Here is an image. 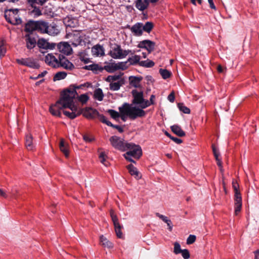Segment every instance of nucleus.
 Returning a JSON list of instances; mask_svg holds the SVG:
<instances>
[{
    "instance_id": "nucleus-1",
    "label": "nucleus",
    "mask_w": 259,
    "mask_h": 259,
    "mask_svg": "<svg viewBox=\"0 0 259 259\" xmlns=\"http://www.w3.org/2000/svg\"><path fill=\"white\" fill-rule=\"evenodd\" d=\"M120 113V117L125 121L126 116L131 119L134 120L138 117H143L146 115V112L142 109L132 106L127 103H124L118 108Z\"/></svg>"
},
{
    "instance_id": "nucleus-2",
    "label": "nucleus",
    "mask_w": 259,
    "mask_h": 259,
    "mask_svg": "<svg viewBox=\"0 0 259 259\" xmlns=\"http://www.w3.org/2000/svg\"><path fill=\"white\" fill-rule=\"evenodd\" d=\"M77 95L74 91L71 95L62 92L60 99L57 101V104H61V108H69L72 112L76 113L77 111V107L74 104L73 100Z\"/></svg>"
},
{
    "instance_id": "nucleus-3",
    "label": "nucleus",
    "mask_w": 259,
    "mask_h": 259,
    "mask_svg": "<svg viewBox=\"0 0 259 259\" xmlns=\"http://www.w3.org/2000/svg\"><path fill=\"white\" fill-rule=\"evenodd\" d=\"M36 31L40 33H47L50 35H56L59 33L60 31L54 23L49 24L45 21H37Z\"/></svg>"
},
{
    "instance_id": "nucleus-4",
    "label": "nucleus",
    "mask_w": 259,
    "mask_h": 259,
    "mask_svg": "<svg viewBox=\"0 0 259 259\" xmlns=\"http://www.w3.org/2000/svg\"><path fill=\"white\" fill-rule=\"evenodd\" d=\"M126 150L128 151L124 154V156L125 158L130 162H135L133 159L138 160L142 155L141 147L132 143L127 144Z\"/></svg>"
},
{
    "instance_id": "nucleus-5",
    "label": "nucleus",
    "mask_w": 259,
    "mask_h": 259,
    "mask_svg": "<svg viewBox=\"0 0 259 259\" xmlns=\"http://www.w3.org/2000/svg\"><path fill=\"white\" fill-rule=\"evenodd\" d=\"M5 17L7 21L13 25L21 24L22 20L18 15V9H10L5 12Z\"/></svg>"
},
{
    "instance_id": "nucleus-6",
    "label": "nucleus",
    "mask_w": 259,
    "mask_h": 259,
    "mask_svg": "<svg viewBox=\"0 0 259 259\" xmlns=\"http://www.w3.org/2000/svg\"><path fill=\"white\" fill-rule=\"evenodd\" d=\"M130 53L134 54L131 50H123L121 49L120 46L115 45L114 47L112 48L109 54L112 58L118 59L125 58Z\"/></svg>"
},
{
    "instance_id": "nucleus-7",
    "label": "nucleus",
    "mask_w": 259,
    "mask_h": 259,
    "mask_svg": "<svg viewBox=\"0 0 259 259\" xmlns=\"http://www.w3.org/2000/svg\"><path fill=\"white\" fill-rule=\"evenodd\" d=\"M110 142L115 148L121 151H126V148L129 143L125 142V141L116 136H112L110 139Z\"/></svg>"
},
{
    "instance_id": "nucleus-8",
    "label": "nucleus",
    "mask_w": 259,
    "mask_h": 259,
    "mask_svg": "<svg viewBox=\"0 0 259 259\" xmlns=\"http://www.w3.org/2000/svg\"><path fill=\"white\" fill-rule=\"evenodd\" d=\"M16 61L20 65L26 66L30 68H38L39 67V65L31 58L17 59Z\"/></svg>"
},
{
    "instance_id": "nucleus-9",
    "label": "nucleus",
    "mask_w": 259,
    "mask_h": 259,
    "mask_svg": "<svg viewBox=\"0 0 259 259\" xmlns=\"http://www.w3.org/2000/svg\"><path fill=\"white\" fill-rule=\"evenodd\" d=\"M134 98L133 103L140 105L141 107L144 104L145 100L143 98V92H138L137 90H134L132 92Z\"/></svg>"
},
{
    "instance_id": "nucleus-10",
    "label": "nucleus",
    "mask_w": 259,
    "mask_h": 259,
    "mask_svg": "<svg viewBox=\"0 0 259 259\" xmlns=\"http://www.w3.org/2000/svg\"><path fill=\"white\" fill-rule=\"evenodd\" d=\"M59 68L63 67L69 70H72L74 68V65L63 55H59Z\"/></svg>"
},
{
    "instance_id": "nucleus-11",
    "label": "nucleus",
    "mask_w": 259,
    "mask_h": 259,
    "mask_svg": "<svg viewBox=\"0 0 259 259\" xmlns=\"http://www.w3.org/2000/svg\"><path fill=\"white\" fill-rule=\"evenodd\" d=\"M44 61L47 65L53 68H59V58L57 59L53 54H48Z\"/></svg>"
},
{
    "instance_id": "nucleus-12",
    "label": "nucleus",
    "mask_w": 259,
    "mask_h": 259,
    "mask_svg": "<svg viewBox=\"0 0 259 259\" xmlns=\"http://www.w3.org/2000/svg\"><path fill=\"white\" fill-rule=\"evenodd\" d=\"M155 43L150 40H144L139 42L138 47L147 50L148 53H151L155 49Z\"/></svg>"
},
{
    "instance_id": "nucleus-13",
    "label": "nucleus",
    "mask_w": 259,
    "mask_h": 259,
    "mask_svg": "<svg viewBox=\"0 0 259 259\" xmlns=\"http://www.w3.org/2000/svg\"><path fill=\"white\" fill-rule=\"evenodd\" d=\"M57 49L60 52L69 55L72 53V49L70 45L67 42H61L57 45Z\"/></svg>"
},
{
    "instance_id": "nucleus-14",
    "label": "nucleus",
    "mask_w": 259,
    "mask_h": 259,
    "mask_svg": "<svg viewBox=\"0 0 259 259\" xmlns=\"http://www.w3.org/2000/svg\"><path fill=\"white\" fill-rule=\"evenodd\" d=\"M68 38H70V42L74 47H77L82 45L83 41L82 37L79 33H74L68 34Z\"/></svg>"
},
{
    "instance_id": "nucleus-15",
    "label": "nucleus",
    "mask_w": 259,
    "mask_h": 259,
    "mask_svg": "<svg viewBox=\"0 0 259 259\" xmlns=\"http://www.w3.org/2000/svg\"><path fill=\"white\" fill-rule=\"evenodd\" d=\"M26 44V47L28 49L34 48L36 44V39L33 34H26L24 36Z\"/></svg>"
},
{
    "instance_id": "nucleus-16",
    "label": "nucleus",
    "mask_w": 259,
    "mask_h": 259,
    "mask_svg": "<svg viewBox=\"0 0 259 259\" xmlns=\"http://www.w3.org/2000/svg\"><path fill=\"white\" fill-rule=\"evenodd\" d=\"M37 21L29 20L25 24L24 31L27 34H33V32L36 30Z\"/></svg>"
},
{
    "instance_id": "nucleus-17",
    "label": "nucleus",
    "mask_w": 259,
    "mask_h": 259,
    "mask_svg": "<svg viewBox=\"0 0 259 259\" xmlns=\"http://www.w3.org/2000/svg\"><path fill=\"white\" fill-rule=\"evenodd\" d=\"M90 86H91V83L89 82H85L79 85L74 84L71 85L69 89H67L66 90H64L63 92L68 93L69 94V95H71L74 91L75 92H77V89H82L84 87L89 88Z\"/></svg>"
},
{
    "instance_id": "nucleus-18",
    "label": "nucleus",
    "mask_w": 259,
    "mask_h": 259,
    "mask_svg": "<svg viewBox=\"0 0 259 259\" xmlns=\"http://www.w3.org/2000/svg\"><path fill=\"white\" fill-rule=\"evenodd\" d=\"M126 168L128 170V172L131 175L134 177L137 180H139L142 177L141 172L138 170V169L134 166L132 164H130L126 166Z\"/></svg>"
},
{
    "instance_id": "nucleus-19",
    "label": "nucleus",
    "mask_w": 259,
    "mask_h": 259,
    "mask_svg": "<svg viewBox=\"0 0 259 259\" xmlns=\"http://www.w3.org/2000/svg\"><path fill=\"white\" fill-rule=\"evenodd\" d=\"M149 0H136L135 1L136 8L140 11H144L147 9L149 5Z\"/></svg>"
},
{
    "instance_id": "nucleus-20",
    "label": "nucleus",
    "mask_w": 259,
    "mask_h": 259,
    "mask_svg": "<svg viewBox=\"0 0 259 259\" xmlns=\"http://www.w3.org/2000/svg\"><path fill=\"white\" fill-rule=\"evenodd\" d=\"M142 79L141 76H131L128 78L130 84L135 88H140L141 87L140 82Z\"/></svg>"
},
{
    "instance_id": "nucleus-21",
    "label": "nucleus",
    "mask_w": 259,
    "mask_h": 259,
    "mask_svg": "<svg viewBox=\"0 0 259 259\" xmlns=\"http://www.w3.org/2000/svg\"><path fill=\"white\" fill-rule=\"evenodd\" d=\"M99 112L92 108H87L83 113V115L87 118L93 119L97 117Z\"/></svg>"
},
{
    "instance_id": "nucleus-22",
    "label": "nucleus",
    "mask_w": 259,
    "mask_h": 259,
    "mask_svg": "<svg viewBox=\"0 0 259 259\" xmlns=\"http://www.w3.org/2000/svg\"><path fill=\"white\" fill-rule=\"evenodd\" d=\"M61 104H58L57 102L54 105H52L50 107V112L54 116L61 117L60 110L64 109V108H61Z\"/></svg>"
},
{
    "instance_id": "nucleus-23",
    "label": "nucleus",
    "mask_w": 259,
    "mask_h": 259,
    "mask_svg": "<svg viewBox=\"0 0 259 259\" xmlns=\"http://www.w3.org/2000/svg\"><path fill=\"white\" fill-rule=\"evenodd\" d=\"M92 53L95 56H102L104 55V49L102 46L97 45L92 48Z\"/></svg>"
},
{
    "instance_id": "nucleus-24",
    "label": "nucleus",
    "mask_w": 259,
    "mask_h": 259,
    "mask_svg": "<svg viewBox=\"0 0 259 259\" xmlns=\"http://www.w3.org/2000/svg\"><path fill=\"white\" fill-rule=\"evenodd\" d=\"M64 23L67 27H76L78 25V20L71 17H67L64 19Z\"/></svg>"
},
{
    "instance_id": "nucleus-25",
    "label": "nucleus",
    "mask_w": 259,
    "mask_h": 259,
    "mask_svg": "<svg viewBox=\"0 0 259 259\" xmlns=\"http://www.w3.org/2000/svg\"><path fill=\"white\" fill-rule=\"evenodd\" d=\"M131 31L136 36H141L143 34L142 23H137L133 25L131 29Z\"/></svg>"
},
{
    "instance_id": "nucleus-26",
    "label": "nucleus",
    "mask_w": 259,
    "mask_h": 259,
    "mask_svg": "<svg viewBox=\"0 0 259 259\" xmlns=\"http://www.w3.org/2000/svg\"><path fill=\"white\" fill-rule=\"evenodd\" d=\"M124 79H119L117 82H110L109 88L112 91H118L120 87L124 84Z\"/></svg>"
},
{
    "instance_id": "nucleus-27",
    "label": "nucleus",
    "mask_w": 259,
    "mask_h": 259,
    "mask_svg": "<svg viewBox=\"0 0 259 259\" xmlns=\"http://www.w3.org/2000/svg\"><path fill=\"white\" fill-rule=\"evenodd\" d=\"M170 128L172 132L179 137H184L186 135L185 132L178 125H172L170 126Z\"/></svg>"
},
{
    "instance_id": "nucleus-28",
    "label": "nucleus",
    "mask_w": 259,
    "mask_h": 259,
    "mask_svg": "<svg viewBox=\"0 0 259 259\" xmlns=\"http://www.w3.org/2000/svg\"><path fill=\"white\" fill-rule=\"evenodd\" d=\"M25 146L28 150H32L34 148L33 144L32 136L30 134H28L25 138Z\"/></svg>"
},
{
    "instance_id": "nucleus-29",
    "label": "nucleus",
    "mask_w": 259,
    "mask_h": 259,
    "mask_svg": "<svg viewBox=\"0 0 259 259\" xmlns=\"http://www.w3.org/2000/svg\"><path fill=\"white\" fill-rule=\"evenodd\" d=\"M235 200V213L236 215L241 211L242 208V198L241 196H236L234 198Z\"/></svg>"
},
{
    "instance_id": "nucleus-30",
    "label": "nucleus",
    "mask_w": 259,
    "mask_h": 259,
    "mask_svg": "<svg viewBox=\"0 0 259 259\" xmlns=\"http://www.w3.org/2000/svg\"><path fill=\"white\" fill-rule=\"evenodd\" d=\"M59 147L61 151L67 157L69 156V151L68 145L65 144L63 139L60 141Z\"/></svg>"
},
{
    "instance_id": "nucleus-31",
    "label": "nucleus",
    "mask_w": 259,
    "mask_h": 259,
    "mask_svg": "<svg viewBox=\"0 0 259 259\" xmlns=\"http://www.w3.org/2000/svg\"><path fill=\"white\" fill-rule=\"evenodd\" d=\"M156 215L161 220H162L164 222L167 224V226L168 227V229L170 231L172 230V225L171 221L168 219V218L160 214L159 213H156Z\"/></svg>"
},
{
    "instance_id": "nucleus-32",
    "label": "nucleus",
    "mask_w": 259,
    "mask_h": 259,
    "mask_svg": "<svg viewBox=\"0 0 259 259\" xmlns=\"http://www.w3.org/2000/svg\"><path fill=\"white\" fill-rule=\"evenodd\" d=\"M104 97V94L101 89H96L94 92V98L101 101L103 100Z\"/></svg>"
},
{
    "instance_id": "nucleus-33",
    "label": "nucleus",
    "mask_w": 259,
    "mask_h": 259,
    "mask_svg": "<svg viewBox=\"0 0 259 259\" xmlns=\"http://www.w3.org/2000/svg\"><path fill=\"white\" fill-rule=\"evenodd\" d=\"M100 242L102 246L110 248L113 247V244L112 242L109 241L106 237L104 236L100 237Z\"/></svg>"
},
{
    "instance_id": "nucleus-34",
    "label": "nucleus",
    "mask_w": 259,
    "mask_h": 259,
    "mask_svg": "<svg viewBox=\"0 0 259 259\" xmlns=\"http://www.w3.org/2000/svg\"><path fill=\"white\" fill-rule=\"evenodd\" d=\"M123 74H120L118 75H109L106 79V81L109 82H114L115 81H118L119 79H124V78H122V75Z\"/></svg>"
},
{
    "instance_id": "nucleus-35",
    "label": "nucleus",
    "mask_w": 259,
    "mask_h": 259,
    "mask_svg": "<svg viewBox=\"0 0 259 259\" xmlns=\"http://www.w3.org/2000/svg\"><path fill=\"white\" fill-rule=\"evenodd\" d=\"M141 59V57L138 55H135L132 56V57H130L127 62L130 63V65H135L137 63L139 64L140 62V60Z\"/></svg>"
},
{
    "instance_id": "nucleus-36",
    "label": "nucleus",
    "mask_w": 259,
    "mask_h": 259,
    "mask_svg": "<svg viewBox=\"0 0 259 259\" xmlns=\"http://www.w3.org/2000/svg\"><path fill=\"white\" fill-rule=\"evenodd\" d=\"M154 64L155 63L153 61L149 59L145 61H142L139 62L140 66L147 68L152 67L154 65Z\"/></svg>"
},
{
    "instance_id": "nucleus-37",
    "label": "nucleus",
    "mask_w": 259,
    "mask_h": 259,
    "mask_svg": "<svg viewBox=\"0 0 259 259\" xmlns=\"http://www.w3.org/2000/svg\"><path fill=\"white\" fill-rule=\"evenodd\" d=\"M32 10H29V13L31 15H33L34 17H38L39 16H40L41 14V12L40 10V9L36 7L35 6V5H33L32 6Z\"/></svg>"
},
{
    "instance_id": "nucleus-38",
    "label": "nucleus",
    "mask_w": 259,
    "mask_h": 259,
    "mask_svg": "<svg viewBox=\"0 0 259 259\" xmlns=\"http://www.w3.org/2000/svg\"><path fill=\"white\" fill-rule=\"evenodd\" d=\"M67 76V73L64 71H60L57 72L54 77V80H59L64 79Z\"/></svg>"
},
{
    "instance_id": "nucleus-39",
    "label": "nucleus",
    "mask_w": 259,
    "mask_h": 259,
    "mask_svg": "<svg viewBox=\"0 0 259 259\" xmlns=\"http://www.w3.org/2000/svg\"><path fill=\"white\" fill-rule=\"evenodd\" d=\"M105 69L108 72H113L117 69L116 63H112L104 66Z\"/></svg>"
},
{
    "instance_id": "nucleus-40",
    "label": "nucleus",
    "mask_w": 259,
    "mask_h": 259,
    "mask_svg": "<svg viewBox=\"0 0 259 259\" xmlns=\"http://www.w3.org/2000/svg\"><path fill=\"white\" fill-rule=\"evenodd\" d=\"M153 28V24L151 22H147L144 25H142L143 31L149 33Z\"/></svg>"
},
{
    "instance_id": "nucleus-41",
    "label": "nucleus",
    "mask_w": 259,
    "mask_h": 259,
    "mask_svg": "<svg viewBox=\"0 0 259 259\" xmlns=\"http://www.w3.org/2000/svg\"><path fill=\"white\" fill-rule=\"evenodd\" d=\"M155 97L154 95H152L150 98V101L146 100L145 101L144 104L142 106V108L144 109L146 107L150 106L151 105H153L154 104V99H155Z\"/></svg>"
},
{
    "instance_id": "nucleus-42",
    "label": "nucleus",
    "mask_w": 259,
    "mask_h": 259,
    "mask_svg": "<svg viewBox=\"0 0 259 259\" xmlns=\"http://www.w3.org/2000/svg\"><path fill=\"white\" fill-rule=\"evenodd\" d=\"M159 73L163 79H167L171 75L170 71L166 69H160L159 70Z\"/></svg>"
},
{
    "instance_id": "nucleus-43",
    "label": "nucleus",
    "mask_w": 259,
    "mask_h": 259,
    "mask_svg": "<svg viewBox=\"0 0 259 259\" xmlns=\"http://www.w3.org/2000/svg\"><path fill=\"white\" fill-rule=\"evenodd\" d=\"M63 112L64 115H65L66 116H67L68 117L71 119H74L75 117L79 115L80 114L79 112L76 113L75 112H70L67 111H63Z\"/></svg>"
},
{
    "instance_id": "nucleus-44",
    "label": "nucleus",
    "mask_w": 259,
    "mask_h": 259,
    "mask_svg": "<svg viewBox=\"0 0 259 259\" xmlns=\"http://www.w3.org/2000/svg\"><path fill=\"white\" fill-rule=\"evenodd\" d=\"M178 106L180 110L186 114H189L190 110L189 108L185 106L183 103H179Z\"/></svg>"
},
{
    "instance_id": "nucleus-45",
    "label": "nucleus",
    "mask_w": 259,
    "mask_h": 259,
    "mask_svg": "<svg viewBox=\"0 0 259 259\" xmlns=\"http://www.w3.org/2000/svg\"><path fill=\"white\" fill-rule=\"evenodd\" d=\"M212 148L215 160L218 162H221V159L220 158V155L218 149L214 145H212Z\"/></svg>"
},
{
    "instance_id": "nucleus-46",
    "label": "nucleus",
    "mask_w": 259,
    "mask_h": 259,
    "mask_svg": "<svg viewBox=\"0 0 259 259\" xmlns=\"http://www.w3.org/2000/svg\"><path fill=\"white\" fill-rule=\"evenodd\" d=\"M232 187H233L234 192H235V197L236 196H238V197L241 196V194L239 192V190H238V188H239L238 184L237 182L233 181L232 182Z\"/></svg>"
},
{
    "instance_id": "nucleus-47",
    "label": "nucleus",
    "mask_w": 259,
    "mask_h": 259,
    "mask_svg": "<svg viewBox=\"0 0 259 259\" xmlns=\"http://www.w3.org/2000/svg\"><path fill=\"white\" fill-rule=\"evenodd\" d=\"M107 112L110 115L111 117L114 119H116L120 117V112L118 113V112H117L114 110L109 109L107 111Z\"/></svg>"
},
{
    "instance_id": "nucleus-48",
    "label": "nucleus",
    "mask_w": 259,
    "mask_h": 259,
    "mask_svg": "<svg viewBox=\"0 0 259 259\" xmlns=\"http://www.w3.org/2000/svg\"><path fill=\"white\" fill-rule=\"evenodd\" d=\"M121 228L122 226L119 224H118L117 225L114 226L115 231L116 234V235L117 237L119 238H122V233L121 232Z\"/></svg>"
},
{
    "instance_id": "nucleus-49",
    "label": "nucleus",
    "mask_w": 259,
    "mask_h": 259,
    "mask_svg": "<svg viewBox=\"0 0 259 259\" xmlns=\"http://www.w3.org/2000/svg\"><path fill=\"white\" fill-rule=\"evenodd\" d=\"M182 250L183 249H182L181 248L180 244L178 242H176L174 243V252L176 254H178L180 253L181 252H182Z\"/></svg>"
},
{
    "instance_id": "nucleus-50",
    "label": "nucleus",
    "mask_w": 259,
    "mask_h": 259,
    "mask_svg": "<svg viewBox=\"0 0 259 259\" xmlns=\"http://www.w3.org/2000/svg\"><path fill=\"white\" fill-rule=\"evenodd\" d=\"M127 63V62L125 61L116 63L117 69H121L122 70L126 69L127 68V66L126 65Z\"/></svg>"
},
{
    "instance_id": "nucleus-51",
    "label": "nucleus",
    "mask_w": 259,
    "mask_h": 259,
    "mask_svg": "<svg viewBox=\"0 0 259 259\" xmlns=\"http://www.w3.org/2000/svg\"><path fill=\"white\" fill-rule=\"evenodd\" d=\"M97 117L99 118V120L103 123L106 124L107 125L110 126V124H109V122H111L110 121H108L106 117L103 115L100 114L99 113L98 114Z\"/></svg>"
},
{
    "instance_id": "nucleus-52",
    "label": "nucleus",
    "mask_w": 259,
    "mask_h": 259,
    "mask_svg": "<svg viewBox=\"0 0 259 259\" xmlns=\"http://www.w3.org/2000/svg\"><path fill=\"white\" fill-rule=\"evenodd\" d=\"M110 215L112 220V222L113 223L114 226L117 225L118 224H119L118 220V218L116 216V215L114 213V212L112 211H110Z\"/></svg>"
},
{
    "instance_id": "nucleus-53",
    "label": "nucleus",
    "mask_w": 259,
    "mask_h": 259,
    "mask_svg": "<svg viewBox=\"0 0 259 259\" xmlns=\"http://www.w3.org/2000/svg\"><path fill=\"white\" fill-rule=\"evenodd\" d=\"M89 98L88 96L85 94L81 95L78 97L79 101L82 104L85 103L89 100Z\"/></svg>"
},
{
    "instance_id": "nucleus-54",
    "label": "nucleus",
    "mask_w": 259,
    "mask_h": 259,
    "mask_svg": "<svg viewBox=\"0 0 259 259\" xmlns=\"http://www.w3.org/2000/svg\"><path fill=\"white\" fill-rule=\"evenodd\" d=\"M180 253L182 254V255L184 259H188L190 257L189 251L187 249H183Z\"/></svg>"
},
{
    "instance_id": "nucleus-55",
    "label": "nucleus",
    "mask_w": 259,
    "mask_h": 259,
    "mask_svg": "<svg viewBox=\"0 0 259 259\" xmlns=\"http://www.w3.org/2000/svg\"><path fill=\"white\" fill-rule=\"evenodd\" d=\"M196 240V236L194 235H190L187 239V244H193Z\"/></svg>"
},
{
    "instance_id": "nucleus-56",
    "label": "nucleus",
    "mask_w": 259,
    "mask_h": 259,
    "mask_svg": "<svg viewBox=\"0 0 259 259\" xmlns=\"http://www.w3.org/2000/svg\"><path fill=\"white\" fill-rule=\"evenodd\" d=\"M6 52V49L4 47V42L0 41V58L4 56Z\"/></svg>"
},
{
    "instance_id": "nucleus-57",
    "label": "nucleus",
    "mask_w": 259,
    "mask_h": 259,
    "mask_svg": "<svg viewBox=\"0 0 259 259\" xmlns=\"http://www.w3.org/2000/svg\"><path fill=\"white\" fill-rule=\"evenodd\" d=\"M47 42L44 39H39L37 42V45L39 48H45L47 46Z\"/></svg>"
},
{
    "instance_id": "nucleus-58",
    "label": "nucleus",
    "mask_w": 259,
    "mask_h": 259,
    "mask_svg": "<svg viewBox=\"0 0 259 259\" xmlns=\"http://www.w3.org/2000/svg\"><path fill=\"white\" fill-rule=\"evenodd\" d=\"M109 124H110V126L112 127L117 130L119 133H122L123 132V128L122 127H121L120 126L118 125L113 124L111 122H109Z\"/></svg>"
},
{
    "instance_id": "nucleus-59",
    "label": "nucleus",
    "mask_w": 259,
    "mask_h": 259,
    "mask_svg": "<svg viewBox=\"0 0 259 259\" xmlns=\"http://www.w3.org/2000/svg\"><path fill=\"white\" fill-rule=\"evenodd\" d=\"M98 68V65L95 64L90 65L88 66H85L84 68L88 70H97Z\"/></svg>"
},
{
    "instance_id": "nucleus-60",
    "label": "nucleus",
    "mask_w": 259,
    "mask_h": 259,
    "mask_svg": "<svg viewBox=\"0 0 259 259\" xmlns=\"http://www.w3.org/2000/svg\"><path fill=\"white\" fill-rule=\"evenodd\" d=\"M83 139L85 142H91L94 140V138L93 137H90L88 135H83Z\"/></svg>"
},
{
    "instance_id": "nucleus-61",
    "label": "nucleus",
    "mask_w": 259,
    "mask_h": 259,
    "mask_svg": "<svg viewBox=\"0 0 259 259\" xmlns=\"http://www.w3.org/2000/svg\"><path fill=\"white\" fill-rule=\"evenodd\" d=\"M106 157L107 156L103 152H101L99 154V158L101 160V162H105L106 160Z\"/></svg>"
},
{
    "instance_id": "nucleus-62",
    "label": "nucleus",
    "mask_w": 259,
    "mask_h": 259,
    "mask_svg": "<svg viewBox=\"0 0 259 259\" xmlns=\"http://www.w3.org/2000/svg\"><path fill=\"white\" fill-rule=\"evenodd\" d=\"M168 100L171 103H173L175 101V97L174 92H171L167 97Z\"/></svg>"
},
{
    "instance_id": "nucleus-63",
    "label": "nucleus",
    "mask_w": 259,
    "mask_h": 259,
    "mask_svg": "<svg viewBox=\"0 0 259 259\" xmlns=\"http://www.w3.org/2000/svg\"><path fill=\"white\" fill-rule=\"evenodd\" d=\"M208 2L209 4L210 8L212 9L216 10V7L213 3V0H208Z\"/></svg>"
},
{
    "instance_id": "nucleus-64",
    "label": "nucleus",
    "mask_w": 259,
    "mask_h": 259,
    "mask_svg": "<svg viewBox=\"0 0 259 259\" xmlns=\"http://www.w3.org/2000/svg\"><path fill=\"white\" fill-rule=\"evenodd\" d=\"M171 140L177 144H181L182 143V140L181 139L176 137L172 138Z\"/></svg>"
}]
</instances>
